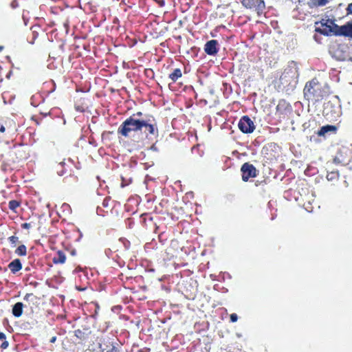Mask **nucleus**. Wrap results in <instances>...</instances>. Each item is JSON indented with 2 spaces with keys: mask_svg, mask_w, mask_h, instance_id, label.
Instances as JSON below:
<instances>
[{
  "mask_svg": "<svg viewBox=\"0 0 352 352\" xmlns=\"http://www.w3.org/2000/svg\"><path fill=\"white\" fill-rule=\"evenodd\" d=\"M144 132L146 138L151 139L152 136H158V129L155 119L150 116H145L144 118L130 116L126 118L119 126L118 133L124 137H129L131 132Z\"/></svg>",
  "mask_w": 352,
  "mask_h": 352,
  "instance_id": "nucleus-1",
  "label": "nucleus"
},
{
  "mask_svg": "<svg viewBox=\"0 0 352 352\" xmlns=\"http://www.w3.org/2000/svg\"><path fill=\"white\" fill-rule=\"evenodd\" d=\"M298 63L294 60L289 62L280 77V84L284 87H288V89H294L298 82Z\"/></svg>",
  "mask_w": 352,
  "mask_h": 352,
  "instance_id": "nucleus-2",
  "label": "nucleus"
},
{
  "mask_svg": "<svg viewBox=\"0 0 352 352\" xmlns=\"http://www.w3.org/2000/svg\"><path fill=\"white\" fill-rule=\"evenodd\" d=\"M325 91L317 80H312L306 83L304 88L305 98L313 102H318L324 98Z\"/></svg>",
  "mask_w": 352,
  "mask_h": 352,
  "instance_id": "nucleus-3",
  "label": "nucleus"
},
{
  "mask_svg": "<svg viewBox=\"0 0 352 352\" xmlns=\"http://www.w3.org/2000/svg\"><path fill=\"white\" fill-rule=\"evenodd\" d=\"M241 3L248 9L254 8L258 15H261L265 9L263 0H241Z\"/></svg>",
  "mask_w": 352,
  "mask_h": 352,
  "instance_id": "nucleus-4",
  "label": "nucleus"
},
{
  "mask_svg": "<svg viewBox=\"0 0 352 352\" xmlns=\"http://www.w3.org/2000/svg\"><path fill=\"white\" fill-rule=\"evenodd\" d=\"M238 126L243 133H251L255 129L253 121L248 116H243L239 120Z\"/></svg>",
  "mask_w": 352,
  "mask_h": 352,
  "instance_id": "nucleus-5",
  "label": "nucleus"
},
{
  "mask_svg": "<svg viewBox=\"0 0 352 352\" xmlns=\"http://www.w3.org/2000/svg\"><path fill=\"white\" fill-rule=\"evenodd\" d=\"M324 113L326 116L331 114L332 118H336L341 116V106L335 104L332 101H328L324 104Z\"/></svg>",
  "mask_w": 352,
  "mask_h": 352,
  "instance_id": "nucleus-6",
  "label": "nucleus"
},
{
  "mask_svg": "<svg viewBox=\"0 0 352 352\" xmlns=\"http://www.w3.org/2000/svg\"><path fill=\"white\" fill-rule=\"evenodd\" d=\"M242 173V179L248 182L250 178L255 177L257 175V170L253 164L248 162L243 164L241 168Z\"/></svg>",
  "mask_w": 352,
  "mask_h": 352,
  "instance_id": "nucleus-7",
  "label": "nucleus"
},
{
  "mask_svg": "<svg viewBox=\"0 0 352 352\" xmlns=\"http://www.w3.org/2000/svg\"><path fill=\"white\" fill-rule=\"evenodd\" d=\"M219 50L218 41L212 39L207 41L204 45V51L209 56H215Z\"/></svg>",
  "mask_w": 352,
  "mask_h": 352,
  "instance_id": "nucleus-8",
  "label": "nucleus"
},
{
  "mask_svg": "<svg viewBox=\"0 0 352 352\" xmlns=\"http://www.w3.org/2000/svg\"><path fill=\"white\" fill-rule=\"evenodd\" d=\"M8 267L12 274H16L22 269V263L21 260L19 258L14 259L8 264Z\"/></svg>",
  "mask_w": 352,
  "mask_h": 352,
  "instance_id": "nucleus-9",
  "label": "nucleus"
},
{
  "mask_svg": "<svg viewBox=\"0 0 352 352\" xmlns=\"http://www.w3.org/2000/svg\"><path fill=\"white\" fill-rule=\"evenodd\" d=\"M337 131V127L334 125L327 124L322 126L320 130L318 131L317 134L319 136H324L327 133H336Z\"/></svg>",
  "mask_w": 352,
  "mask_h": 352,
  "instance_id": "nucleus-10",
  "label": "nucleus"
},
{
  "mask_svg": "<svg viewBox=\"0 0 352 352\" xmlns=\"http://www.w3.org/2000/svg\"><path fill=\"white\" fill-rule=\"evenodd\" d=\"M23 304L18 302L12 306V314L16 318L20 317L23 314Z\"/></svg>",
  "mask_w": 352,
  "mask_h": 352,
  "instance_id": "nucleus-11",
  "label": "nucleus"
},
{
  "mask_svg": "<svg viewBox=\"0 0 352 352\" xmlns=\"http://www.w3.org/2000/svg\"><path fill=\"white\" fill-rule=\"evenodd\" d=\"M66 256L65 253L60 250L58 251L56 254L52 258L53 263L55 264H63L65 262Z\"/></svg>",
  "mask_w": 352,
  "mask_h": 352,
  "instance_id": "nucleus-12",
  "label": "nucleus"
},
{
  "mask_svg": "<svg viewBox=\"0 0 352 352\" xmlns=\"http://www.w3.org/2000/svg\"><path fill=\"white\" fill-rule=\"evenodd\" d=\"M336 36H344L350 37L349 23H346L345 25L339 26V30L337 31Z\"/></svg>",
  "mask_w": 352,
  "mask_h": 352,
  "instance_id": "nucleus-13",
  "label": "nucleus"
},
{
  "mask_svg": "<svg viewBox=\"0 0 352 352\" xmlns=\"http://www.w3.org/2000/svg\"><path fill=\"white\" fill-rule=\"evenodd\" d=\"M330 0H310L308 5L310 8L325 6Z\"/></svg>",
  "mask_w": 352,
  "mask_h": 352,
  "instance_id": "nucleus-14",
  "label": "nucleus"
},
{
  "mask_svg": "<svg viewBox=\"0 0 352 352\" xmlns=\"http://www.w3.org/2000/svg\"><path fill=\"white\" fill-rule=\"evenodd\" d=\"M182 71L180 69L177 68L173 70V72L169 74V78L173 81L175 82L179 78L182 76Z\"/></svg>",
  "mask_w": 352,
  "mask_h": 352,
  "instance_id": "nucleus-15",
  "label": "nucleus"
},
{
  "mask_svg": "<svg viewBox=\"0 0 352 352\" xmlns=\"http://www.w3.org/2000/svg\"><path fill=\"white\" fill-rule=\"evenodd\" d=\"M14 253L19 256H23L27 254V248L25 245H19L14 251Z\"/></svg>",
  "mask_w": 352,
  "mask_h": 352,
  "instance_id": "nucleus-16",
  "label": "nucleus"
},
{
  "mask_svg": "<svg viewBox=\"0 0 352 352\" xmlns=\"http://www.w3.org/2000/svg\"><path fill=\"white\" fill-rule=\"evenodd\" d=\"M331 27H329V29H328L327 30V32H329V36L331 34L336 36V32L337 31L339 30V25L336 24L334 23V21L333 22H331Z\"/></svg>",
  "mask_w": 352,
  "mask_h": 352,
  "instance_id": "nucleus-17",
  "label": "nucleus"
},
{
  "mask_svg": "<svg viewBox=\"0 0 352 352\" xmlns=\"http://www.w3.org/2000/svg\"><path fill=\"white\" fill-rule=\"evenodd\" d=\"M106 352H122V346L117 342H113L111 348Z\"/></svg>",
  "mask_w": 352,
  "mask_h": 352,
  "instance_id": "nucleus-18",
  "label": "nucleus"
},
{
  "mask_svg": "<svg viewBox=\"0 0 352 352\" xmlns=\"http://www.w3.org/2000/svg\"><path fill=\"white\" fill-rule=\"evenodd\" d=\"M19 206H20V203L16 200H11L9 201V204H8L9 208L14 212H16V209Z\"/></svg>",
  "mask_w": 352,
  "mask_h": 352,
  "instance_id": "nucleus-19",
  "label": "nucleus"
},
{
  "mask_svg": "<svg viewBox=\"0 0 352 352\" xmlns=\"http://www.w3.org/2000/svg\"><path fill=\"white\" fill-rule=\"evenodd\" d=\"M333 20L332 19H322L320 23H321V25L322 27H324V29H329V27H331V22H333Z\"/></svg>",
  "mask_w": 352,
  "mask_h": 352,
  "instance_id": "nucleus-20",
  "label": "nucleus"
},
{
  "mask_svg": "<svg viewBox=\"0 0 352 352\" xmlns=\"http://www.w3.org/2000/svg\"><path fill=\"white\" fill-rule=\"evenodd\" d=\"M12 247H15L16 243L19 242V237L16 236H11L8 239Z\"/></svg>",
  "mask_w": 352,
  "mask_h": 352,
  "instance_id": "nucleus-21",
  "label": "nucleus"
},
{
  "mask_svg": "<svg viewBox=\"0 0 352 352\" xmlns=\"http://www.w3.org/2000/svg\"><path fill=\"white\" fill-rule=\"evenodd\" d=\"M338 177V173L337 172H331L327 175V179L329 181H333Z\"/></svg>",
  "mask_w": 352,
  "mask_h": 352,
  "instance_id": "nucleus-22",
  "label": "nucleus"
},
{
  "mask_svg": "<svg viewBox=\"0 0 352 352\" xmlns=\"http://www.w3.org/2000/svg\"><path fill=\"white\" fill-rule=\"evenodd\" d=\"M74 335L80 340L85 339V333L80 329H77L74 331Z\"/></svg>",
  "mask_w": 352,
  "mask_h": 352,
  "instance_id": "nucleus-23",
  "label": "nucleus"
},
{
  "mask_svg": "<svg viewBox=\"0 0 352 352\" xmlns=\"http://www.w3.org/2000/svg\"><path fill=\"white\" fill-rule=\"evenodd\" d=\"M328 30L320 28H316L315 31L316 32L320 33V34L324 35V36H329V32H327Z\"/></svg>",
  "mask_w": 352,
  "mask_h": 352,
  "instance_id": "nucleus-24",
  "label": "nucleus"
},
{
  "mask_svg": "<svg viewBox=\"0 0 352 352\" xmlns=\"http://www.w3.org/2000/svg\"><path fill=\"white\" fill-rule=\"evenodd\" d=\"M285 106H289L288 104L286 103V102L285 100H281L278 102V105H277V109L278 110H280L283 107H284Z\"/></svg>",
  "mask_w": 352,
  "mask_h": 352,
  "instance_id": "nucleus-25",
  "label": "nucleus"
},
{
  "mask_svg": "<svg viewBox=\"0 0 352 352\" xmlns=\"http://www.w3.org/2000/svg\"><path fill=\"white\" fill-rule=\"evenodd\" d=\"M125 223L129 228H132V226L134 223V222L131 218H127L125 221Z\"/></svg>",
  "mask_w": 352,
  "mask_h": 352,
  "instance_id": "nucleus-26",
  "label": "nucleus"
},
{
  "mask_svg": "<svg viewBox=\"0 0 352 352\" xmlns=\"http://www.w3.org/2000/svg\"><path fill=\"white\" fill-rule=\"evenodd\" d=\"M230 321H231L232 322H236V321H237V320H238V316H237V314H234H234H230Z\"/></svg>",
  "mask_w": 352,
  "mask_h": 352,
  "instance_id": "nucleus-27",
  "label": "nucleus"
},
{
  "mask_svg": "<svg viewBox=\"0 0 352 352\" xmlns=\"http://www.w3.org/2000/svg\"><path fill=\"white\" fill-rule=\"evenodd\" d=\"M110 200V197H106L102 201V206L104 208H107L109 206V201Z\"/></svg>",
  "mask_w": 352,
  "mask_h": 352,
  "instance_id": "nucleus-28",
  "label": "nucleus"
},
{
  "mask_svg": "<svg viewBox=\"0 0 352 352\" xmlns=\"http://www.w3.org/2000/svg\"><path fill=\"white\" fill-rule=\"evenodd\" d=\"M4 341L1 343V348L2 349H6L9 346V343L8 341H6V340H3Z\"/></svg>",
  "mask_w": 352,
  "mask_h": 352,
  "instance_id": "nucleus-29",
  "label": "nucleus"
},
{
  "mask_svg": "<svg viewBox=\"0 0 352 352\" xmlns=\"http://www.w3.org/2000/svg\"><path fill=\"white\" fill-rule=\"evenodd\" d=\"M104 254L108 258H110L112 254V250L109 248H107L104 250Z\"/></svg>",
  "mask_w": 352,
  "mask_h": 352,
  "instance_id": "nucleus-30",
  "label": "nucleus"
},
{
  "mask_svg": "<svg viewBox=\"0 0 352 352\" xmlns=\"http://www.w3.org/2000/svg\"><path fill=\"white\" fill-rule=\"evenodd\" d=\"M142 116H143L142 112L138 111L135 113H133L131 116H134V118H140L141 117H142Z\"/></svg>",
  "mask_w": 352,
  "mask_h": 352,
  "instance_id": "nucleus-31",
  "label": "nucleus"
},
{
  "mask_svg": "<svg viewBox=\"0 0 352 352\" xmlns=\"http://www.w3.org/2000/svg\"><path fill=\"white\" fill-rule=\"evenodd\" d=\"M154 1H155L157 3H158V5L160 6V7H163L165 5V1L164 0H153Z\"/></svg>",
  "mask_w": 352,
  "mask_h": 352,
  "instance_id": "nucleus-32",
  "label": "nucleus"
},
{
  "mask_svg": "<svg viewBox=\"0 0 352 352\" xmlns=\"http://www.w3.org/2000/svg\"><path fill=\"white\" fill-rule=\"evenodd\" d=\"M348 23H349V29L350 38H352V21H349Z\"/></svg>",
  "mask_w": 352,
  "mask_h": 352,
  "instance_id": "nucleus-33",
  "label": "nucleus"
},
{
  "mask_svg": "<svg viewBox=\"0 0 352 352\" xmlns=\"http://www.w3.org/2000/svg\"><path fill=\"white\" fill-rule=\"evenodd\" d=\"M21 227L24 229H29L30 228V223H24L21 225Z\"/></svg>",
  "mask_w": 352,
  "mask_h": 352,
  "instance_id": "nucleus-34",
  "label": "nucleus"
},
{
  "mask_svg": "<svg viewBox=\"0 0 352 352\" xmlns=\"http://www.w3.org/2000/svg\"><path fill=\"white\" fill-rule=\"evenodd\" d=\"M346 10L348 14H352V3L348 6Z\"/></svg>",
  "mask_w": 352,
  "mask_h": 352,
  "instance_id": "nucleus-35",
  "label": "nucleus"
},
{
  "mask_svg": "<svg viewBox=\"0 0 352 352\" xmlns=\"http://www.w3.org/2000/svg\"><path fill=\"white\" fill-rule=\"evenodd\" d=\"M335 57L336 58V59H338L339 60H346V58L344 57V56L342 54H340L338 56H335Z\"/></svg>",
  "mask_w": 352,
  "mask_h": 352,
  "instance_id": "nucleus-36",
  "label": "nucleus"
},
{
  "mask_svg": "<svg viewBox=\"0 0 352 352\" xmlns=\"http://www.w3.org/2000/svg\"><path fill=\"white\" fill-rule=\"evenodd\" d=\"M32 296V294H26L25 296L23 298L24 300L28 301L30 299V297Z\"/></svg>",
  "mask_w": 352,
  "mask_h": 352,
  "instance_id": "nucleus-37",
  "label": "nucleus"
},
{
  "mask_svg": "<svg viewBox=\"0 0 352 352\" xmlns=\"http://www.w3.org/2000/svg\"><path fill=\"white\" fill-rule=\"evenodd\" d=\"M65 173V170L64 168H62L61 170H57V174L59 175V176H62Z\"/></svg>",
  "mask_w": 352,
  "mask_h": 352,
  "instance_id": "nucleus-38",
  "label": "nucleus"
},
{
  "mask_svg": "<svg viewBox=\"0 0 352 352\" xmlns=\"http://www.w3.org/2000/svg\"><path fill=\"white\" fill-rule=\"evenodd\" d=\"M6 334L3 332H0V340H6Z\"/></svg>",
  "mask_w": 352,
  "mask_h": 352,
  "instance_id": "nucleus-39",
  "label": "nucleus"
},
{
  "mask_svg": "<svg viewBox=\"0 0 352 352\" xmlns=\"http://www.w3.org/2000/svg\"><path fill=\"white\" fill-rule=\"evenodd\" d=\"M102 212H103V210L100 208L99 206L97 207V209H96V212L98 215H100Z\"/></svg>",
  "mask_w": 352,
  "mask_h": 352,
  "instance_id": "nucleus-40",
  "label": "nucleus"
},
{
  "mask_svg": "<svg viewBox=\"0 0 352 352\" xmlns=\"http://www.w3.org/2000/svg\"><path fill=\"white\" fill-rule=\"evenodd\" d=\"M150 149L153 151H158V148L156 147V146L155 144H153L151 147H150Z\"/></svg>",
  "mask_w": 352,
  "mask_h": 352,
  "instance_id": "nucleus-41",
  "label": "nucleus"
},
{
  "mask_svg": "<svg viewBox=\"0 0 352 352\" xmlns=\"http://www.w3.org/2000/svg\"><path fill=\"white\" fill-rule=\"evenodd\" d=\"M140 352H150V349L144 347L140 350Z\"/></svg>",
  "mask_w": 352,
  "mask_h": 352,
  "instance_id": "nucleus-42",
  "label": "nucleus"
},
{
  "mask_svg": "<svg viewBox=\"0 0 352 352\" xmlns=\"http://www.w3.org/2000/svg\"><path fill=\"white\" fill-rule=\"evenodd\" d=\"M6 131V127L0 124V132L3 133Z\"/></svg>",
  "mask_w": 352,
  "mask_h": 352,
  "instance_id": "nucleus-43",
  "label": "nucleus"
},
{
  "mask_svg": "<svg viewBox=\"0 0 352 352\" xmlns=\"http://www.w3.org/2000/svg\"><path fill=\"white\" fill-rule=\"evenodd\" d=\"M30 285L36 287L38 285V283L36 281H32L30 283Z\"/></svg>",
  "mask_w": 352,
  "mask_h": 352,
  "instance_id": "nucleus-44",
  "label": "nucleus"
},
{
  "mask_svg": "<svg viewBox=\"0 0 352 352\" xmlns=\"http://www.w3.org/2000/svg\"><path fill=\"white\" fill-rule=\"evenodd\" d=\"M56 336H53V337L50 339V342L51 343H54V342H56Z\"/></svg>",
  "mask_w": 352,
  "mask_h": 352,
  "instance_id": "nucleus-45",
  "label": "nucleus"
},
{
  "mask_svg": "<svg viewBox=\"0 0 352 352\" xmlns=\"http://www.w3.org/2000/svg\"><path fill=\"white\" fill-rule=\"evenodd\" d=\"M64 165H65V162L63 161L58 164V166H60L61 167H63Z\"/></svg>",
  "mask_w": 352,
  "mask_h": 352,
  "instance_id": "nucleus-46",
  "label": "nucleus"
},
{
  "mask_svg": "<svg viewBox=\"0 0 352 352\" xmlns=\"http://www.w3.org/2000/svg\"><path fill=\"white\" fill-rule=\"evenodd\" d=\"M12 74V71H10L6 76V78H9Z\"/></svg>",
  "mask_w": 352,
  "mask_h": 352,
  "instance_id": "nucleus-47",
  "label": "nucleus"
},
{
  "mask_svg": "<svg viewBox=\"0 0 352 352\" xmlns=\"http://www.w3.org/2000/svg\"><path fill=\"white\" fill-rule=\"evenodd\" d=\"M25 271H26V272H29V271H30V267H25Z\"/></svg>",
  "mask_w": 352,
  "mask_h": 352,
  "instance_id": "nucleus-48",
  "label": "nucleus"
},
{
  "mask_svg": "<svg viewBox=\"0 0 352 352\" xmlns=\"http://www.w3.org/2000/svg\"><path fill=\"white\" fill-rule=\"evenodd\" d=\"M126 185V184H125L124 183V181L122 180V184H121V186L123 188V187H124Z\"/></svg>",
  "mask_w": 352,
  "mask_h": 352,
  "instance_id": "nucleus-49",
  "label": "nucleus"
},
{
  "mask_svg": "<svg viewBox=\"0 0 352 352\" xmlns=\"http://www.w3.org/2000/svg\"><path fill=\"white\" fill-rule=\"evenodd\" d=\"M314 37V39H315L316 41H318V38H317V36H316V35H315Z\"/></svg>",
  "mask_w": 352,
  "mask_h": 352,
  "instance_id": "nucleus-50",
  "label": "nucleus"
},
{
  "mask_svg": "<svg viewBox=\"0 0 352 352\" xmlns=\"http://www.w3.org/2000/svg\"><path fill=\"white\" fill-rule=\"evenodd\" d=\"M3 50V47L0 45V52Z\"/></svg>",
  "mask_w": 352,
  "mask_h": 352,
  "instance_id": "nucleus-51",
  "label": "nucleus"
},
{
  "mask_svg": "<svg viewBox=\"0 0 352 352\" xmlns=\"http://www.w3.org/2000/svg\"><path fill=\"white\" fill-rule=\"evenodd\" d=\"M12 6L13 8H14L15 7L14 6H16V3H14V2H12Z\"/></svg>",
  "mask_w": 352,
  "mask_h": 352,
  "instance_id": "nucleus-52",
  "label": "nucleus"
},
{
  "mask_svg": "<svg viewBox=\"0 0 352 352\" xmlns=\"http://www.w3.org/2000/svg\"><path fill=\"white\" fill-rule=\"evenodd\" d=\"M12 6L13 8H14L15 7L14 6H16V3H14V2H12Z\"/></svg>",
  "mask_w": 352,
  "mask_h": 352,
  "instance_id": "nucleus-53",
  "label": "nucleus"
},
{
  "mask_svg": "<svg viewBox=\"0 0 352 352\" xmlns=\"http://www.w3.org/2000/svg\"><path fill=\"white\" fill-rule=\"evenodd\" d=\"M348 60H349V61L352 62V57H349V59H348Z\"/></svg>",
  "mask_w": 352,
  "mask_h": 352,
  "instance_id": "nucleus-54",
  "label": "nucleus"
},
{
  "mask_svg": "<svg viewBox=\"0 0 352 352\" xmlns=\"http://www.w3.org/2000/svg\"><path fill=\"white\" fill-rule=\"evenodd\" d=\"M274 218H275V216H272V218H271V219H272V220H274Z\"/></svg>",
  "mask_w": 352,
  "mask_h": 352,
  "instance_id": "nucleus-55",
  "label": "nucleus"
},
{
  "mask_svg": "<svg viewBox=\"0 0 352 352\" xmlns=\"http://www.w3.org/2000/svg\"><path fill=\"white\" fill-rule=\"evenodd\" d=\"M6 58H7V60H10V56H7Z\"/></svg>",
  "mask_w": 352,
  "mask_h": 352,
  "instance_id": "nucleus-56",
  "label": "nucleus"
},
{
  "mask_svg": "<svg viewBox=\"0 0 352 352\" xmlns=\"http://www.w3.org/2000/svg\"><path fill=\"white\" fill-rule=\"evenodd\" d=\"M124 246L128 248V244H124Z\"/></svg>",
  "mask_w": 352,
  "mask_h": 352,
  "instance_id": "nucleus-57",
  "label": "nucleus"
},
{
  "mask_svg": "<svg viewBox=\"0 0 352 352\" xmlns=\"http://www.w3.org/2000/svg\"><path fill=\"white\" fill-rule=\"evenodd\" d=\"M124 246L128 248V244H124Z\"/></svg>",
  "mask_w": 352,
  "mask_h": 352,
  "instance_id": "nucleus-58",
  "label": "nucleus"
}]
</instances>
